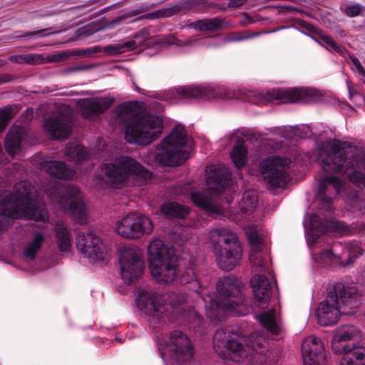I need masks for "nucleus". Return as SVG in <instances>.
<instances>
[{"instance_id": "nucleus-36", "label": "nucleus", "mask_w": 365, "mask_h": 365, "mask_svg": "<svg viewBox=\"0 0 365 365\" xmlns=\"http://www.w3.org/2000/svg\"><path fill=\"white\" fill-rule=\"evenodd\" d=\"M168 301L170 305L173 313L178 312L181 317H186L185 303L187 302V297L182 293L172 292L169 294L168 298L165 299Z\"/></svg>"}, {"instance_id": "nucleus-19", "label": "nucleus", "mask_w": 365, "mask_h": 365, "mask_svg": "<svg viewBox=\"0 0 365 365\" xmlns=\"http://www.w3.org/2000/svg\"><path fill=\"white\" fill-rule=\"evenodd\" d=\"M76 247L86 257L96 261H103L108 249L101 239L93 232H78L76 237Z\"/></svg>"}, {"instance_id": "nucleus-27", "label": "nucleus", "mask_w": 365, "mask_h": 365, "mask_svg": "<svg viewBox=\"0 0 365 365\" xmlns=\"http://www.w3.org/2000/svg\"><path fill=\"white\" fill-rule=\"evenodd\" d=\"M342 351L340 354H344V357L341 361L340 365H365V347L356 346L352 344L341 345Z\"/></svg>"}, {"instance_id": "nucleus-51", "label": "nucleus", "mask_w": 365, "mask_h": 365, "mask_svg": "<svg viewBox=\"0 0 365 365\" xmlns=\"http://www.w3.org/2000/svg\"><path fill=\"white\" fill-rule=\"evenodd\" d=\"M46 29H40L35 31H25L22 35L18 36V38H32V37H44L48 36Z\"/></svg>"}, {"instance_id": "nucleus-47", "label": "nucleus", "mask_w": 365, "mask_h": 365, "mask_svg": "<svg viewBox=\"0 0 365 365\" xmlns=\"http://www.w3.org/2000/svg\"><path fill=\"white\" fill-rule=\"evenodd\" d=\"M12 118L13 110L11 108H0V134L5 130Z\"/></svg>"}, {"instance_id": "nucleus-26", "label": "nucleus", "mask_w": 365, "mask_h": 365, "mask_svg": "<svg viewBox=\"0 0 365 365\" xmlns=\"http://www.w3.org/2000/svg\"><path fill=\"white\" fill-rule=\"evenodd\" d=\"M190 198L195 205L203 210L209 215H220L222 212L217 200L211 196L195 191L191 192Z\"/></svg>"}, {"instance_id": "nucleus-21", "label": "nucleus", "mask_w": 365, "mask_h": 365, "mask_svg": "<svg viewBox=\"0 0 365 365\" xmlns=\"http://www.w3.org/2000/svg\"><path fill=\"white\" fill-rule=\"evenodd\" d=\"M304 365H325L326 355L322 340L314 336L307 337L302 344Z\"/></svg>"}, {"instance_id": "nucleus-4", "label": "nucleus", "mask_w": 365, "mask_h": 365, "mask_svg": "<svg viewBox=\"0 0 365 365\" xmlns=\"http://www.w3.org/2000/svg\"><path fill=\"white\" fill-rule=\"evenodd\" d=\"M117 119L124 125L125 138L128 143L148 145L159 137L162 122L148 113H137L129 102H124L114 108Z\"/></svg>"}, {"instance_id": "nucleus-17", "label": "nucleus", "mask_w": 365, "mask_h": 365, "mask_svg": "<svg viewBox=\"0 0 365 365\" xmlns=\"http://www.w3.org/2000/svg\"><path fill=\"white\" fill-rule=\"evenodd\" d=\"M165 348L173 363H185L194 356L195 349L190 338L180 330H173L170 333V341L165 344Z\"/></svg>"}, {"instance_id": "nucleus-44", "label": "nucleus", "mask_w": 365, "mask_h": 365, "mask_svg": "<svg viewBox=\"0 0 365 365\" xmlns=\"http://www.w3.org/2000/svg\"><path fill=\"white\" fill-rule=\"evenodd\" d=\"M347 204L353 209L354 212H359L364 213L365 210V201L361 199L359 195L351 193L347 198Z\"/></svg>"}, {"instance_id": "nucleus-7", "label": "nucleus", "mask_w": 365, "mask_h": 365, "mask_svg": "<svg viewBox=\"0 0 365 365\" xmlns=\"http://www.w3.org/2000/svg\"><path fill=\"white\" fill-rule=\"evenodd\" d=\"M105 181L111 187L120 188L130 180L134 186L140 187L149 183L153 173L139 162L128 155H122L113 162L101 165Z\"/></svg>"}, {"instance_id": "nucleus-40", "label": "nucleus", "mask_w": 365, "mask_h": 365, "mask_svg": "<svg viewBox=\"0 0 365 365\" xmlns=\"http://www.w3.org/2000/svg\"><path fill=\"white\" fill-rule=\"evenodd\" d=\"M258 197L257 192L254 190H245L240 202V207L244 212H252L257 206Z\"/></svg>"}, {"instance_id": "nucleus-31", "label": "nucleus", "mask_w": 365, "mask_h": 365, "mask_svg": "<svg viewBox=\"0 0 365 365\" xmlns=\"http://www.w3.org/2000/svg\"><path fill=\"white\" fill-rule=\"evenodd\" d=\"M276 311L274 308L261 313L257 317L261 325L273 335H278L281 327L276 322Z\"/></svg>"}, {"instance_id": "nucleus-22", "label": "nucleus", "mask_w": 365, "mask_h": 365, "mask_svg": "<svg viewBox=\"0 0 365 365\" xmlns=\"http://www.w3.org/2000/svg\"><path fill=\"white\" fill-rule=\"evenodd\" d=\"M232 182V173L225 165H212L206 170V183L214 193L219 194Z\"/></svg>"}, {"instance_id": "nucleus-30", "label": "nucleus", "mask_w": 365, "mask_h": 365, "mask_svg": "<svg viewBox=\"0 0 365 365\" xmlns=\"http://www.w3.org/2000/svg\"><path fill=\"white\" fill-rule=\"evenodd\" d=\"M44 241L45 236L42 232H34L33 238L26 242V245L24 248V257L34 260L36 258L38 251L41 249Z\"/></svg>"}, {"instance_id": "nucleus-15", "label": "nucleus", "mask_w": 365, "mask_h": 365, "mask_svg": "<svg viewBox=\"0 0 365 365\" xmlns=\"http://www.w3.org/2000/svg\"><path fill=\"white\" fill-rule=\"evenodd\" d=\"M154 228L152 220L138 212H130L115 223V230L126 239H138L144 235L150 234Z\"/></svg>"}, {"instance_id": "nucleus-37", "label": "nucleus", "mask_w": 365, "mask_h": 365, "mask_svg": "<svg viewBox=\"0 0 365 365\" xmlns=\"http://www.w3.org/2000/svg\"><path fill=\"white\" fill-rule=\"evenodd\" d=\"M56 243L59 250L67 252L71 247V236L67 227L63 225H58L54 228Z\"/></svg>"}, {"instance_id": "nucleus-39", "label": "nucleus", "mask_w": 365, "mask_h": 365, "mask_svg": "<svg viewBox=\"0 0 365 365\" xmlns=\"http://www.w3.org/2000/svg\"><path fill=\"white\" fill-rule=\"evenodd\" d=\"M8 61L19 64L39 65L44 62L43 56L40 53H28L10 56Z\"/></svg>"}, {"instance_id": "nucleus-59", "label": "nucleus", "mask_w": 365, "mask_h": 365, "mask_svg": "<svg viewBox=\"0 0 365 365\" xmlns=\"http://www.w3.org/2000/svg\"><path fill=\"white\" fill-rule=\"evenodd\" d=\"M10 81V76L7 74H0V84Z\"/></svg>"}, {"instance_id": "nucleus-20", "label": "nucleus", "mask_w": 365, "mask_h": 365, "mask_svg": "<svg viewBox=\"0 0 365 365\" xmlns=\"http://www.w3.org/2000/svg\"><path fill=\"white\" fill-rule=\"evenodd\" d=\"M235 334L229 329H219L213 336L214 346L227 352L229 358L236 361L238 357L248 356L243 349L242 344L236 339Z\"/></svg>"}, {"instance_id": "nucleus-57", "label": "nucleus", "mask_w": 365, "mask_h": 365, "mask_svg": "<svg viewBox=\"0 0 365 365\" xmlns=\"http://www.w3.org/2000/svg\"><path fill=\"white\" fill-rule=\"evenodd\" d=\"M247 0H229L228 6L230 8H237L242 6Z\"/></svg>"}, {"instance_id": "nucleus-23", "label": "nucleus", "mask_w": 365, "mask_h": 365, "mask_svg": "<svg viewBox=\"0 0 365 365\" xmlns=\"http://www.w3.org/2000/svg\"><path fill=\"white\" fill-rule=\"evenodd\" d=\"M44 126L46 131L52 139H66L71 134V118L59 113L48 117Z\"/></svg>"}, {"instance_id": "nucleus-6", "label": "nucleus", "mask_w": 365, "mask_h": 365, "mask_svg": "<svg viewBox=\"0 0 365 365\" xmlns=\"http://www.w3.org/2000/svg\"><path fill=\"white\" fill-rule=\"evenodd\" d=\"M246 235L250 244L256 250L250 255V261L253 271L262 272V274H254L251 279L255 300L258 307L264 309L269 302L273 287L277 289V282L273 274L266 270L263 260L259 256V251L262 245V239L258 232L255 228L249 227L246 230Z\"/></svg>"}, {"instance_id": "nucleus-2", "label": "nucleus", "mask_w": 365, "mask_h": 365, "mask_svg": "<svg viewBox=\"0 0 365 365\" xmlns=\"http://www.w3.org/2000/svg\"><path fill=\"white\" fill-rule=\"evenodd\" d=\"M35 194L25 181L15 184L14 192H4L0 198V232L7 229L9 219L17 218L20 213L35 221H48V211L44 205H38Z\"/></svg>"}, {"instance_id": "nucleus-11", "label": "nucleus", "mask_w": 365, "mask_h": 365, "mask_svg": "<svg viewBox=\"0 0 365 365\" xmlns=\"http://www.w3.org/2000/svg\"><path fill=\"white\" fill-rule=\"evenodd\" d=\"M322 98V93L314 88H294L289 89H272L266 93L257 91H249L242 99L252 104H266L273 101H280L283 103H313Z\"/></svg>"}, {"instance_id": "nucleus-63", "label": "nucleus", "mask_w": 365, "mask_h": 365, "mask_svg": "<svg viewBox=\"0 0 365 365\" xmlns=\"http://www.w3.org/2000/svg\"><path fill=\"white\" fill-rule=\"evenodd\" d=\"M338 246H341V243L335 244L334 246V250H335L336 247H338Z\"/></svg>"}, {"instance_id": "nucleus-3", "label": "nucleus", "mask_w": 365, "mask_h": 365, "mask_svg": "<svg viewBox=\"0 0 365 365\" xmlns=\"http://www.w3.org/2000/svg\"><path fill=\"white\" fill-rule=\"evenodd\" d=\"M242 283L233 275L220 277L216 283L217 299L205 293L202 297L206 308V316L212 321L221 322L225 317L226 312L245 314L248 309L245 304L242 293Z\"/></svg>"}, {"instance_id": "nucleus-46", "label": "nucleus", "mask_w": 365, "mask_h": 365, "mask_svg": "<svg viewBox=\"0 0 365 365\" xmlns=\"http://www.w3.org/2000/svg\"><path fill=\"white\" fill-rule=\"evenodd\" d=\"M364 10V6L359 3L345 6H341V11L349 17H356L360 16Z\"/></svg>"}, {"instance_id": "nucleus-43", "label": "nucleus", "mask_w": 365, "mask_h": 365, "mask_svg": "<svg viewBox=\"0 0 365 365\" xmlns=\"http://www.w3.org/2000/svg\"><path fill=\"white\" fill-rule=\"evenodd\" d=\"M136 47V43L133 40L127 41L122 44L107 45L104 46L103 51L108 55L115 56L122 53L127 50H133Z\"/></svg>"}, {"instance_id": "nucleus-50", "label": "nucleus", "mask_w": 365, "mask_h": 365, "mask_svg": "<svg viewBox=\"0 0 365 365\" xmlns=\"http://www.w3.org/2000/svg\"><path fill=\"white\" fill-rule=\"evenodd\" d=\"M346 83L349 91V99L357 106H361V104L364 103L365 100L364 96L360 93L354 91L353 88L350 86L348 81Z\"/></svg>"}, {"instance_id": "nucleus-1", "label": "nucleus", "mask_w": 365, "mask_h": 365, "mask_svg": "<svg viewBox=\"0 0 365 365\" xmlns=\"http://www.w3.org/2000/svg\"><path fill=\"white\" fill-rule=\"evenodd\" d=\"M355 146L341 147L338 140H329L322 144L319 153V160L323 173L319 180L316 197L320 202V209L332 212V200L344 187L343 180L331 173H345L356 163Z\"/></svg>"}, {"instance_id": "nucleus-12", "label": "nucleus", "mask_w": 365, "mask_h": 365, "mask_svg": "<svg viewBox=\"0 0 365 365\" xmlns=\"http://www.w3.org/2000/svg\"><path fill=\"white\" fill-rule=\"evenodd\" d=\"M135 294L136 307L150 327L158 329L168 322H174L178 319L168 314L165 306L160 302L158 294L150 287H137Z\"/></svg>"}, {"instance_id": "nucleus-56", "label": "nucleus", "mask_w": 365, "mask_h": 365, "mask_svg": "<svg viewBox=\"0 0 365 365\" xmlns=\"http://www.w3.org/2000/svg\"><path fill=\"white\" fill-rule=\"evenodd\" d=\"M322 257L324 258H329L331 259L332 257L337 258V259H340V257L338 255H336L334 253V250L332 249H329L327 250H324L322 252Z\"/></svg>"}, {"instance_id": "nucleus-32", "label": "nucleus", "mask_w": 365, "mask_h": 365, "mask_svg": "<svg viewBox=\"0 0 365 365\" xmlns=\"http://www.w3.org/2000/svg\"><path fill=\"white\" fill-rule=\"evenodd\" d=\"M356 332V329L353 326H344L337 331L332 343V349L335 353L342 351L341 345L343 343L352 339Z\"/></svg>"}, {"instance_id": "nucleus-14", "label": "nucleus", "mask_w": 365, "mask_h": 365, "mask_svg": "<svg viewBox=\"0 0 365 365\" xmlns=\"http://www.w3.org/2000/svg\"><path fill=\"white\" fill-rule=\"evenodd\" d=\"M247 349L243 346L248 356L238 357L237 362L245 365H255L259 362L260 365H277V357L276 353L269 350V342L266 338L258 334H250L247 342Z\"/></svg>"}, {"instance_id": "nucleus-53", "label": "nucleus", "mask_w": 365, "mask_h": 365, "mask_svg": "<svg viewBox=\"0 0 365 365\" xmlns=\"http://www.w3.org/2000/svg\"><path fill=\"white\" fill-rule=\"evenodd\" d=\"M296 134L301 138H306L311 135L312 130L309 126L302 125L297 128Z\"/></svg>"}, {"instance_id": "nucleus-10", "label": "nucleus", "mask_w": 365, "mask_h": 365, "mask_svg": "<svg viewBox=\"0 0 365 365\" xmlns=\"http://www.w3.org/2000/svg\"><path fill=\"white\" fill-rule=\"evenodd\" d=\"M148 258L150 274L159 284H170L180 276L177 256L161 240L150 242Z\"/></svg>"}, {"instance_id": "nucleus-54", "label": "nucleus", "mask_w": 365, "mask_h": 365, "mask_svg": "<svg viewBox=\"0 0 365 365\" xmlns=\"http://www.w3.org/2000/svg\"><path fill=\"white\" fill-rule=\"evenodd\" d=\"M299 26L302 28V29H304V30L309 31V32H312V33H314V34H319V32L320 31L319 29H318L317 28L314 27L313 25L309 24L308 22L305 21H303V20H301L299 22Z\"/></svg>"}, {"instance_id": "nucleus-49", "label": "nucleus", "mask_w": 365, "mask_h": 365, "mask_svg": "<svg viewBox=\"0 0 365 365\" xmlns=\"http://www.w3.org/2000/svg\"><path fill=\"white\" fill-rule=\"evenodd\" d=\"M196 279V274L192 267H186L185 271L180 277L181 284H187L195 281Z\"/></svg>"}, {"instance_id": "nucleus-29", "label": "nucleus", "mask_w": 365, "mask_h": 365, "mask_svg": "<svg viewBox=\"0 0 365 365\" xmlns=\"http://www.w3.org/2000/svg\"><path fill=\"white\" fill-rule=\"evenodd\" d=\"M65 156L68 160L73 161L76 165H79L88 161V154L84 147L76 142H73L66 145Z\"/></svg>"}, {"instance_id": "nucleus-48", "label": "nucleus", "mask_w": 365, "mask_h": 365, "mask_svg": "<svg viewBox=\"0 0 365 365\" xmlns=\"http://www.w3.org/2000/svg\"><path fill=\"white\" fill-rule=\"evenodd\" d=\"M349 181L361 190H365V174L361 171H354L349 175Z\"/></svg>"}, {"instance_id": "nucleus-8", "label": "nucleus", "mask_w": 365, "mask_h": 365, "mask_svg": "<svg viewBox=\"0 0 365 365\" xmlns=\"http://www.w3.org/2000/svg\"><path fill=\"white\" fill-rule=\"evenodd\" d=\"M192 140L184 127L175 126L170 133L157 146L156 162L163 166H178L183 164L189 158Z\"/></svg>"}, {"instance_id": "nucleus-16", "label": "nucleus", "mask_w": 365, "mask_h": 365, "mask_svg": "<svg viewBox=\"0 0 365 365\" xmlns=\"http://www.w3.org/2000/svg\"><path fill=\"white\" fill-rule=\"evenodd\" d=\"M290 160L287 158L272 155L264 159L259 164L260 173L265 182L271 187H284L289 181L285 170Z\"/></svg>"}, {"instance_id": "nucleus-42", "label": "nucleus", "mask_w": 365, "mask_h": 365, "mask_svg": "<svg viewBox=\"0 0 365 365\" xmlns=\"http://www.w3.org/2000/svg\"><path fill=\"white\" fill-rule=\"evenodd\" d=\"M182 6L180 4L173 5L170 7L163 8L148 13L144 16L145 19H156L160 18H168L174 16L182 11Z\"/></svg>"}, {"instance_id": "nucleus-52", "label": "nucleus", "mask_w": 365, "mask_h": 365, "mask_svg": "<svg viewBox=\"0 0 365 365\" xmlns=\"http://www.w3.org/2000/svg\"><path fill=\"white\" fill-rule=\"evenodd\" d=\"M350 59L352 62L353 66L355 69L357 71L359 75L361 76L363 78H365V69L361 63L360 61L354 56H350Z\"/></svg>"}, {"instance_id": "nucleus-9", "label": "nucleus", "mask_w": 365, "mask_h": 365, "mask_svg": "<svg viewBox=\"0 0 365 365\" xmlns=\"http://www.w3.org/2000/svg\"><path fill=\"white\" fill-rule=\"evenodd\" d=\"M209 238L218 267L230 272L240 265L242 250L237 235L226 227L210 230Z\"/></svg>"}, {"instance_id": "nucleus-38", "label": "nucleus", "mask_w": 365, "mask_h": 365, "mask_svg": "<svg viewBox=\"0 0 365 365\" xmlns=\"http://www.w3.org/2000/svg\"><path fill=\"white\" fill-rule=\"evenodd\" d=\"M363 252L364 250L361 247V244L359 242L354 240L345 242L344 253L347 254L349 257L346 259L345 262H343L341 260V264L344 267L352 264L356 258L363 254Z\"/></svg>"}, {"instance_id": "nucleus-34", "label": "nucleus", "mask_w": 365, "mask_h": 365, "mask_svg": "<svg viewBox=\"0 0 365 365\" xmlns=\"http://www.w3.org/2000/svg\"><path fill=\"white\" fill-rule=\"evenodd\" d=\"M176 93L182 99L185 100H192L207 97L206 89L202 86H180L176 89Z\"/></svg>"}, {"instance_id": "nucleus-60", "label": "nucleus", "mask_w": 365, "mask_h": 365, "mask_svg": "<svg viewBox=\"0 0 365 365\" xmlns=\"http://www.w3.org/2000/svg\"><path fill=\"white\" fill-rule=\"evenodd\" d=\"M158 351H159V354H160L161 359H163V361L165 362L168 359H166L165 355L164 352L163 351L160 346H158Z\"/></svg>"}, {"instance_id": "nucleus-61", "label": "nucleus", "mask_w": 365, "mask_h": 365, "mask_svg": "<svg viewBox=\"0 0 365 365\" xmlns=\"http://www.w3.org/2000/svg\"><path fill=\"white\" fill-rule=\"evenodd\" d=\"M7 61L6 59H0V67L5 65Z\"/></svg>"}, {"instance_id": "nucleus-41", "label": "nucleus", "mask_w": 365, "mask_h": 365, "mask_svg": "<svg viewBox=\"0 0 365 365\" xmlns=\"http://www.w3.org/2000/svg\"><path fill=\"white\" fill-rule=\"evenodd\" d=\"M196 30L203 31H218L222 26V20L215 17L210 19L196 21L190 24Z\"/></svg>"}, {"instance_id": "nucleus-55", "label": "nucleus", "mask_w": 365, "mask_h": 365, "mask_svg": "<svg viewBox=\"0 0 365 365\" xmlns=\"http://www.w3.org/2000/svg\"><path fill=\"white\" fill-rule=\"evenodd\" d=\"M190 316H192L194 321H195V323L196 324L194 326H190V327H193V328H195L196 327H198L202 323V317L198 314L196 312H190L189 313V317Z\"/></svg>"}, {"instance_id": "nucleus-18", "label": "nucleus", "mask_w": 365, "mask_h": 365, "mask_svg": "<svg viewBox=\"0 0 365 365\" xmlns=\"http://www.w3.org/2000/svg\"><path fill=\"white\" fill-rule=\"evenodd\" d=\"M120 275L125 283H135L143 274L144 262L136 250L126 248L120 252L119 257Z\"/></svg>"}, {"instance_id": "nucleus-64", "label": "nucleus", "mask_w": 365, "mask_h": 365, "mask_svg": "<svg viewBox=\"0 0 365 365\" xmlns=\"http://www.w3.org/2000/svg\"><path fill=\"white\" fill-rule=\"evenodd\" d=\"M71 70V71H78V68H72Z\"/></svg>"}, {"instance_id": "nucleus-45", "label": "nucleus", "mask_w": 365, "mask_h": 365, "mask_svg": "<svg viewBox=\"0 0 365 365\" xmlns=\"http://www.w3.org/2000/svg\"><path fill=\"white\" fill-rule=\"evenodd\" d=\"M318 35L320 39L324 43L330 46L334 51H336L339 54L343 55L346 52V50L345 47L336 43L333 37H331V36L324 34L321 30L319 32Z\"/></svg>"}, {"instance_id": "nucleus-62", "label": "nucleus", "mask_w": 365, "mask_h": 365, "mask_svg": "<svg viewBox=\"0 0 365 365\" xmlns=\"http://www.w3.org/2000/svg\"><path fill=\"white\" fill-rule=\"evenodd\" d=\"M135 91H137L138 92L141 93V91H140V88L138 86H135Z\"/></svg>"}, {"instance_id": "nucleus-35", "label": "nucleus", "mask_w": 365, "mask_h": 365, "mask_svg": "<svg viewBox=\"0 0 365 365\" xmlns=\"http://www.w3.org/2000/svg\"><path fill=\"white\" fill-rule=\"evenodd\" d=\"M189 208L186 206L172 202L163 205L160 212L166 216L174 218H184L189 213Z\"/></svg>"}, {"instance_id": "nucleus-5", "label": "nucleus", "mask_w": 365, "mask_h": 365, "mask_svg": "<svg viewBox=\"0 0 365 365\" xmlns=\"http://www.w3.org/2000/svg\"><path fill=\"white\" fill-rule=\"evenodd\" d=\"M361 297L356 287L336 284L334 292H329L320 303L317 312L318 323L324 327L332 326L341 314H352V310L360 305Z\"/></svg>"}, {"instance_id": "nucleus-58", "label": "nucleus", "mask_w": 365, "mask_h": 365, "mask_svg": "<svg viewBox=\"0 0 365 365\" xmlns=\"http://www.w3.org/2000/svg\"><path fill=\"white\" fill-rule=\"evenodd\" d=\"M246 38H247L246 36H242L238 34H233L232 37L230 38V40L233 41H239L245 40Z\"/></svg>"}, {"instance_id": "nucleus-24", "label": "nucleus", "mask_w": 365, "mask_h": 365, "mask_svg": "<svg viewBox=\"0 0 365 365\" xmlns=\"http://www.w3.org/2000/svg\"><path fill=\"white\" fill-rule=\"evenodd\" d=\"M114 101L108 97L88 98L83 100L80 106L83 115L87 119H93L108 110Z\"/></svg>"}, {"instance_id": "nucleus-13", "label": "nucleus", "mask_w": 365, "mask_h": 365, "mask_svg": "<svg viewBox=\"0 0 365 365\" xmlns=\"http://www.w3.org/2000/svg\"><path fill=\"white\" fill-rule=\"evenodd\" d=\"M51 202L79 224H86L88 220L86 205L78 187L74 185L54 187L47 192Z\"/></svg>"}, {"instance_id": "nucleus-28", "label": "nucleus", "mask_w": 365, "mask_h": 365, "mask_svg": "<svg viewBox=\"0 0 365 365\" xmlns=\"http://www.w3.org/2000/svg\"><path fill=\"white\" fill-rule=\"evenodd\" d=\"M22 140V128L13 125L5 138L4 147L6 152L11 156L18 154L21 151Z\"/></svg>"}, {"instance_id": "nucleus-25", "label": "nucleus", "mask_w": 365, "mask_h": 365, "mask_svg": "<svg viewBox=\"0 0 365 365\" xmlns=\"http://www.w3.org/2000/svg\"><path fill=\"white\" fill-rule=\"evenodd\" d=\"M41 165L49 175L58 179H71L76 173L75 169L60 160H44Z\"/></svg>"}, {"instance_id": "nucleus-33", "label": "nucleus", "mask_w": 365, "mask_h": 365, "mask_svg": "<svg viewBox=\"0 0 365 365\" xmlns=\"http://www.w3.org/2000/svg\"><path fill=\"white\" fill-rule=\"evenodd\" d=\"M247 154V149L244 145V140L242 138H238L230 153V158L236 168H241L245 165Z\"/></svg>"}]
</instances>
